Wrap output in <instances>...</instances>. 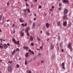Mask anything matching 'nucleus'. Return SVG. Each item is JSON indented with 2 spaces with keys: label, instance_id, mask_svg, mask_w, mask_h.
Wrapping results in <instances>:
<instances>
[{
  "label": "nucleus",
  "instance_id": "f257e3e1",
  "mask_svg": "<svg viewBox=\"0 0 73 73\" xmlns=\"http://www.w3.org/2000/svg\"><path fill=\"white\" fill-rule=\"evenodd\" d=\"M71 45L72 44H71L70 42L68 44V48H69V49H70L71 52H72V47L71 46Z\"/></svg>",
  "mask_w": 73,
  "mask_h": 73
},
{
  "label": "nucleus",
  "instance_id": "f03ea898",
  "mask_svg": "<svg viewBox=\"0 0 73 73\" xmlns=\"http://www.w3.org/2000/svg\"><path fill=\"white\" fill-rule=\"evenodd\" d=\"M60 67H61L63 69L65 70V63L64 62L62 63L60 65Z\"/></svg>",
  "mask_w": 73,
  "mask_h": 73
},
{
  "label": "nucleus",
  "instance_id": "7ed1b4c3",
  "mask_svg": "<svg viewBox=\"0 0 73 73\" xmlns=\"http://www.w3.org/2000/svg\"><path fill=\"white\" fill-rule=\"evenodd\" d=\"M68 9H64V14L65 15H66V14L68 13Z\"/></svg>",
  "mask_w": 73,
  "mask_h": 73
},
{
  "label": "nucleus",
  "instance_id": "20e7f679",
  "mask_svg": "<svg viewBox=\"0 0 73 73\" xmlns=\"http://www.w3.org/2000/svg\"><path fill=\"white\" fill-rule=\"evenodd\" d=\"M7 70L8 71H9V72H11L12 71V67H11V66H9Z\"/></svg>",
  "mask_w": 73,
  "mask_h": 73
},
{
  "label": "nucleus",
  "instance_id": "39448f33",
  "mask_svg": "<svg viewBox=\"0 0 73 73\" xmlns=\"http://www.w3.org/2000/svg\"><path fill=\"white\" fill-rule=\"evenodd\" d=\"M20 34L21 36L22 37H24V32L21 31Z\"/></svg>",
  "mask_w": 73,
  "mask_h": 73
},
{
  "label": "nucleus",
  "instance_id": "423d86ee",
  "mask_svg": "<svg viewBox=\"0 0 73 73\" xmlns=\"http://www.w3.org/2000/svg\"><path fill=\"white\" fill-rule=\"evenodd\" d=\"M63 25L64 27H66L67 25V22L66 21L64 22Z\"/></svg>",
  "mask_w": 73,
  "mask_h": 73
},
{
  "label": "nucleus",
  "instance_id": "0eeeda50",
  "mask_svg": "<svg viewBox=\"0 0 73 73\" xmlns=\"http://www.w3.org/2000/svg\"><path fill=\"white\" fill-rule=\"evenodd\" d=\"M63 2L64 3H67V4H69V1L68 0H63Z\"/></svg>",
  "mask_w": 73,
  "mask_h": 73
},
{
  "label": "nucleus",
  "instance_id": "6e6552de",
  "mask_svg": "<svg viewBox=\"0 0 73 73\" xmlns=\"http://www.w3.org/2000/svg\"><path fill=\"white\" fill-rule=\"evenodd\" d=\"M3 48L5 49H7V48H8V46H7V45L6 44H4L3 45Z\"/></svg>",
  "mask_w": 73,
  "mask_h": 73
},
{
  "label": "nucleus",
  "instance_id": "1a4fd4ad",
  "mask_svg": "<svg viewBox=\"0 0 73 73\" xmlns=\"http://www.w3.org/2000/svg\"><path fill=\"white\" fill-rule=\"evenodd\" d=\"M63 20H64V19H65L66 20H68V17L66 15L64 16L63 17Z\"/></svg>",
  "mask_w": 73,
  "mask_h": 73
},
{
  "label": "nucleus",
  "instance_id": "9d476101",
  "mask_svg": "<svg viewBox=\"0 0 73 73\" xmlns=\"http://www.w3.org/2000/svg\"><path fill=\"white\" fill-rule=\"evenodd\" d=\"M46 27L47 29H48L49 27L50 26V25L48 23H46Z\"/></svg>",
  "mask_w": 73,
  "mask_h": 73
},
{
  "label": "nucleus",
  "instance_id": "9b49d317",
  "mask_svg": "<svg viewBox=\"0 0 73 73\" xmlns=\"http://www.w3.org/2000/svg\"><path fill=\"white\" fill-rule=\"evenodd\" d=\"M29 27H28L26 29V30H25V32H26V33H28V31H29Z\"/></svg>",
  "mask_w": 73,
  "mask_h": 73
},
{
  "label": "nucleus",
  "instance_id": "f8f14e48",
  "mask_svg": "<svg viewBox=\"0 0 73 73\" xmlns=\"http://www.w3.org/2000/svg\"><path fill=\"white\" fill-rule=\"evenodd\" d=\"M23 49H26V50H27L28 49H29V47H28V46H24L23 47Z\"/></svg>",
  "mask_w": 73,
  "mask_h": 73
},
{
  "label": "nucleus",
  "instance_id": "ddd939ff",
  "mask_svg": "<svg viewBox=\"0 0 73 73\" xmlns=\"http://www.w3.org/2000/svg\"><path fill=\"white\" fill-rule=\"evenodd\" d=\"M14 43L15 44H17L18 45H20V43H19V40H18L17 42L16 41L14 42Z\"/></svg>",
  "mask_w": 73,
  "mask_h": 73
},
{
  "label": "nucleus",
  "instance_id": "4468645a",
  "mask_svg": "<svg viewBox=\"0 0 73 73\" xmlns=\"http://www.w3.org/2000/svg\"><path fill=\"white\" fill-rule=\"evenodd\" d=\"M16 50L15 49L11 53L12 55H13L14 54L16 53Z\"/></svg>",
  "mask_w": 73,
  "mask_h": 73
},
{
  "label": "nucleus",
  "instance_id": "2eb2a0df",
  "mask_svg": "<svg viewBox=\"0 0 73 73\" xmlns=\"http://www.w3.org/2000/svg\"><path fill=\"white\" fill-rule=\"evenodd\" d=\"M51 47L50 48V49L52 50V49H53V48L54 47V46H53V45H52V43H51Z\"/></svg>",
  "mask_w": 73,
  "mask_h": 73
},
{
  "label": "nucleus",
  "instance_id": "dca6fc26",
  "mask_svg": "<svg viewBox=\"0 0 73 73\" xmlns=\"http://www.w3.org/2000/svg\"><path fill=\"white\" fill-rule=\"evenodd\" d=\"M35 25H36V23L33 22V27H32L33 29H34V28L35 27Z\"/></svg>",
  "mask_w": 73,
  "mask_h": 73
},
{
  "label": "nucleus",
  "instance_id": "f3484780",
  "mask_svg": "<svg viewBox=\"0 0 73 73\" xmlns=\"http://www.w3.org/2000/svg\"><path fill=\"white\" fill-rule=\"evenodd\" d=\"M29 52L31 53H32V54H34V52H33V51H31V50H29Z\"/></svg>",
  "mask_w": 73,
  "mask_h": 73
},
{
  "label": "nucleus",
  "instance_id": "a211bd4d",
  "mask_svg": "<svg viewBox=\"0 0 73 73\" xmlns=\"http://www.w3.org/2000/svg\"><path fill=\"white\" fill-rule=\"evenodd\" d=\"M0 48L1 49L3 48V45L2 44H0Z\"/></svg>",
  "mask_w": 73,
  "mask_h": 73
},
{
  "label": "nucleus",
  "instance_id": "6ab92c4d",
  "mask_svg": "<svg viewBox=\"0 0 73 73\" xmlns=\"http://www.w3.org/2000/svg\"><path fill=\"white\" fill-rule=\"evenodd\" d=\"M30 40H31V41H33V38L32 37V36H31Z\"/></svg>",
  "mask_w": 73,
  "mask_h": 73
},
{
  "label": "nucleus",
  "instance_id": "aec40b11",
  "mask_svg": "<svg viewBox=\"0 0 73 73\" xmlns=\"http://www.w3.org/2000/svg\"><path fill=\"white\" fill-rule=\"evenodd\" d=\"M71 25V23H70L67 25L68 28H69Z\"/></svg>",
  "mask_w": 73,
  "mask_h": 73
},
{
  "label": "nucleus",
  "instance_id": "412c9836",
  "mask_svg": "<svg viewBox=\"0 0 73 73\" xmlns=\"http://www.w3.org/2000/svg\"><path fill=\"white\" fill-rule=\"evenodd\" d=\"M57 23V24H58V25L59 27H60V22L58 21Z\"/></svg>",
  "mask_w": 73,
  "mask_h": 73
},
{
  "label": "nucleus",
  "instance_id": "4be33fe9",
  "mask_svg": "<svg viewBox=\"0 0 73 73\" xmlns=\"http://www.w3.org/2000/svg\"><path fill=\"white\" fill-rule=\"evenodd\" d=\"M19 21H21V23L23 22H24V21L22 20V19H21V18H20L19 19Z\"/></svg>",
  "mask_w": 73,
  "mask_h": 73
},
{
  "label": "nucleus",
  "instance_id": "5701e85b",
  "mask_svg": "<svg viewBox=\"0 0 73 73\" xmlns=\"http://www.w3.org/2000/svg\"><path fill=\"white\" fill-rule=\"evenodd\" d=\"M28 54H29V53L27 52L26 53V57H27L28 56Z\"/></svg>",
  "mask_w": 73,
  "mask_h": 73
},
{
  "label": "nucleus",
  "instance_id": "b1692460",
  "mask_svg": "<svg viewBox=\"0 0 73 73\" xmlns=\"http://www.w3.org/2000/svg\"><path fill=\"white\" fill-rule=\"evenodd\" d=\"M27 72L28 73H32V72H31V70H29V71L27 70Z\"/></svg>",
  "mask_w": 73,
  "mask_h": 73
},
{
  "label": "nucleus",
  "instance_id": "393cba45",
  "mask_svg": "<svg viewBox=\"0 0 73 73\" xmlns=\"http://www.w3.org/2000/svg\"><path fill=\"white\" fill-rule=\"evenodd\" d=\"M3 21L2 22V24H3V25H4V17L3 18Z\"/></svg>",
  "mask_w": 73,
  "mask_h": 73
},
{
  "label": "nucleus",
  "instance_id": "a878e982",
  "mask_svg": "<svg viewBox=\"0 0 73 73\" xmlns=\"http://www.w3.org/2000/svg\"><path fill=\"white\" fill-rule=\"evenodd\" d=\"M46 34L48 36H49V35H50L49 33L48 32H46Z\"/></svg>",
  "mask_w": 73,
  "mask_h": 73
},
{
  "label": "nucleus",
  "instance_id": "bb28decb",
  "mask_svg": "<svg viewBox=\"0 0 73 73\" xmlns=\"http://www.w3.org/2000/svg\"><path fill=\"white\" fill-rule=\"evenodd\" d=\"M12 41H13L14 42L16 41L15 39H14V38H13V39H12Z\"/></svg>",
  "mask_w": 73,
  "mask_h": 73
},
{
  "label": "nucleus",
  "instance_id": "cd10ccee",
  "mask_svg": "<svg viewBox=\"0 0 73 73\" xmlns=\"http://www.w3.org/2000/svg\"><path fill=\"white\" fill-rule=\"evenodd\" d=\"M13 61L12 60H11V61H9V64H12V63Z\"/></svg>",
  "mask_w": 73,
  "mask_h": 73
},
{
  "label": "nucleus",
  "instance_id": "c85d7f7f",
  "mask_svg": "<svg viewBox=\"0 0 73 73\" xmlns=\"http://www.w3.org/2000/svg\"><path fill=\"white\" fill-rule=\"evenodd\" d=\"M20 50L19 49V48H17L16 49V52H17V51H19V50Z\"/></svg>",
  "mask_w": 73,
  "mask_h": 73
},
{
  "label": "nucleus",
  "instance_id": "c756f323",
  "mask_svg": "<svg viewBox=\"0 0 73 73\" xmlns=\"http://www.w3.org/2000/svg\"><path fill=\"white\" fill-rule=\"evenodd\" d=\"M27 11H28V13H30V10H29V9H27Z\"/></svg>",
  "mask_w": 73,
  "mask_h": 73
},
{
  "label": "nucleus",
  "instance_id": "7c9ffc66",
  "mask_svg": "<svg viewBox=\"0 0 73 73\" xmlns=\"http://www.w3.org/2000/svg\"><path fill=\"white\" fill-rule=\"evenodd\" d=\"M36 58L37 57H36V56H35L33 58V60H35V59H36Z\"/></svg>",
  "mask_w": 73,
  "mask_h": 73
},
{
  "label": "nucleus",
  "instance_id": "2f4dec72",
  "mask_svg": "<svg viewBox=\"0 0 73 73\" xmlns=\"http://www.w3.org/2000/svg\"><path fill=\"white\" fill-rule=\"evenodd\" d=\"M27 60H26L25 62V65H27Z\"/></svg>",
  "mask_w": 73,
  "mask_h": 73
},
{
  "label": "nucleus",
  "instance_id": "473e14b6",
  "mask_svg": "<svg viewBox=\"0 0 73 73\" xmlns=\"http://www.w3.org/2000/svg\"><path fill=\"white\" fill-rule=\"evenodd\" d=\"M37 38L38 41H40V38L37 37Z\"/></svg>",
  "mask_w": 73,
  "mask_h": 73
},
{
  "label": "nucleus",
  "instance_id": "72a5a7b5",
  "mask_svg": "<svg viewBox=\"0 0 73 73\" xmlns=\"http://www.w3.org/2000/svg\"><path fill=\"white\" fill-rule=\"evenodd\" d=\"M27 35H28V36H29V33H27Z\"/></svg>",
  "mask_w": 73,
  "mask_h": 73
},
{
  "label": "nucleus",
  "instance_id": "f704fd0d",
  "mask_svg": "<svg viewBox=\"0 0 73 73\" xmlns=\"http://www.w3.org/2000/svg\"><path fill=\"white\" fill-rule=\"evenodd\" d=\"M58 5H59V6L60 7V6H61V5H62V4L61 3H59Z\"/></svg>",
  "mask_w": 73,
  "mask_h": 73
},
{
  "label": "nucleus",
  "instance_id": "c9c22d12",
  "mask_svg": "<svg viewBox=\"0 0 73 73\" xmlns=\"http://www.w3.org/2000/svg\"><path fill=\"white\" fill-rule=\"evenodd\" d=\"M58 40H60V36H58Z\"/></svg>",
  "mask_w": 73,
  "mask_h": 73
},
{
  "label": "nucleus",
  "instance_id": "e433bc0d",
  "mask_svg": "<svg viewBox=\"0 0 73 73\" xmlns=\"http://www.w3.org/2000/svg\"><path fill=\"white\" fill-rule=\"evenodd\" d=\"M33 4H32L31 5V8H33Z\"/></svg>",
  "mask_w": 73,
  "mask_h": 73
},
{
  "label": "nucleus",
  "instance_id": "4c0bfd02",
  "mask_svg": "<svg viewBox=\"0 0 73 73\" xmlns=\"http://www.w3.org/2000/svg\"><path fill=\"white\" fill-rule=\"evenodd\" d=\"M26 5L27 7H29V5L28 4V3H26Z\"/></svg>",
  "mask_w": 73,
  "mask_h": 73
},
{
  "label": "nucleus",
  "instance_id": "58836bf2",
  "mask_svg": "<svg viewBox=\"0 0 73 73\" xmlns=\"http://www.w3.org/2000/svg\"><path fill=\"white\" fill-rule=\"evenodd\" d=\"M43 47V46H41L40 47V48L41 49Z\"/></svg>",
  "mask_w": 73,
  "mask_h": 73
},
{
  "label": "nucleus",
  "instance_id": "ea45409f",
  "mask_svg": "<svg viewBox=\"0 0 73 73\" xmlns=\"http://www.w3.org/2000/svg\"><path fill=\"white\" fill-rule=\"evenodd\" d=\"M31 45H32V46H33V45H34V44L33 43H31Z\"/></svg>",
  "mask_w": 73,
  "mask_h": 73
},
{
  "label": "nucleus",
  "instance_id": "a19ab883",
  "mask_svg": "<svg viewBox=\"0 0 73 73\" xmlns=\"http://www.w3.org/2000/svg\"><path fill=\"white\" fill-rule=\"evenodd\" d=\"M21 25H22V26H23V27H25V25H24V24H23V23H22L21 24Z\"/></svg>",
  "mask_w": 73,
  "mask_h": 73
},
{
  "label": "nucleus",
  "instance_id": "79ce46f5",
  "mask_svg": "<svg viewBox=\"0 0 73 73\" xmlns=\"http://www.w3.org/2000/svg\"><path fill=\"white\" fill-rule=\"evenodd\" d=\"M17 68H19V64H17Z\"/></svg>",
  "mask_w": 73,
  "mask_h": 73
},
{
  "label": "nucleus",
  "instance_id": "37998d69",
  "mask_svg": "<svg viewBox=\"0 0 73 73\" xmlns=\"http://www.w3.org/2000/svg\"><path fill=\"white\" fill-rule=\"evenodd\" d=\"M29 23L30 24H32V21H31V20H30Z\"/></svg>",
  "mask_w": 73,
  "mask_h": 73
},
{
  "label": "nucleus",
  "instance_id": "c03bdc74",
  "mask_svg": "<svg viewBox=\"0 0 73 73\" xmlns=\"http://www.w3.org/2000/svg\"><path fill=\"white\" fill-rule=\"evenodd\" d=\"M7 5H9V3L7 2Z\"/></svg>",
  "mask_w": 73,
  "mask_h": 73
},
{
  "label": "nucleus",
  "instance_id": "a18cd8bd",
  "mask_svg": "<svg viewBox=\"0 0 73 73\" xmlns=\"http://www.w3.org/2000/svg\"><path fill=\"white\" fill-rule=\"evenodd\" d=\"M38 56H41V53H39L38 54Z\"/></svg>",
  "mask_w": 73,
  "mask_h": 73
},
{
  "label": "nucleus",
  "instance_id": "49530a36",
  "mask_svg": "<svg viewBox=\"0 0 73 73\" xmlns=\"http://www.w3.org/2000/svg\"><path fill=\"white\" fill-rule=\"evenodd\" d=\"M23 11H24V12H26L27 10L25 9H23Z\"/></svg>",
  "mask_w": 73,
  "mask_h": 73
},
{
  "label": "nucleus",
  "instance_id": "de8ad7c7",
  "mask_svg": "<svg viewBox=\"0 0 73 73\" xmlns=\"http://www.w3.org/2000/svg\"><path fill=\"white\" fill-rule=\"evenodd\" d=\"M61 52L63 53V52H64V49H62L61 50Z\"/></svg>",
  "mask_w": 73,
  "mask_h": 73
},
{
  "label": "nucleus",
  "instance_id": "09e8293b",
  "mask_svg": "<svg viewBox=\"0 0 73 73\" xmlns=\"http://www.w3.org/2000/svg\"><path fill=\"white\" fill-rule=\"evenodd\" d=\"M2 18V17L1 15H0V20H1Z\"/></svg>",
  "mask_w": 73,
  "mask_h": 73
},
{
  "label": "nucleus",
  "instance_id": "8fccbe9b",
  "mask_svg": "<svg viewBox=\"0 0 73 73\" xmlns=\"http://www.w3.org/2000/svg\"><path fill=\"white\" fill-rule=\"evenodd\" d=\"M24 29H22V31H22V32H24Z\"/></svg>",
  "mask_w": 73,
  "mask_h": 73
},
{
  "label": "nucleus",
  "instance_id": "3c124183",
  "mask_svg": "<svg viewBox=\"0 0 73 73\" xmlns=\"http://www.w3.org/2000/svg\"><path fill=\"white\" fill-rule=\"evenodd\" d=\"M7 45H8V46H10V44H9L7 43Z\"/></svg>",
  "mask_w": 73,
  "mask_h": 73
},
{
  "label": "nucleus",
  "instance_id": "603ef678",
  "mask_svg": "<svg viewBox=\"0 0 73 73\" xmlns=\"http://www.w3.org/2000/svg\"><path fill=\"white\" fill-rule=\"evenodd\" d=\"M42 6H40L39 7V8L40 9L41 8Z\"/></svg>",
  "mask_w": 73,
  "mask_h": 73
},
{
  "label": "nucleus",
  "instance_id": "864d4df0",
  "mask_svg": "<svg viewBox=\"0 0 73 73\" xmlns=\"http://www.w3.org/2000/svg\"><path fill=\"white\" fill-rule=\"evenodd\" d=\"M36 20V18H34V21H35Z\"/></svg>",
  "mask_w": 73,
  "mask_h": 73
},
{
  "label": "nucleus",
  "instance_id": "5fc2aeb1",
  "mask_svg": "<svg viewBox=\"0 0 73 73\" xmlns=\"http://www.w3.org/2000/svg\"><path fill=\"white\" fill-rule=\"evenodd\" d=\"M58 10H61V8H58Z\"/></svg>",
  "mask_w": 73,
  "mask_h": 73
},
{
  "label": "nucleus",
  "instance_id": "6e6d98bb",
  "mask_svg": "<svg viewBox=\"0 0 73 73\" xmlns=\"http://www.w3.org/2000/svg\"><path fill=\"white\" fill-rule=\"evenodd\" d=\"M52 9H54V6H52Z\"/></svg>",
  "mask_w": 73,
  "mask_h": 73
},
{
  "label": "nucleus",
  "instance_id": "4d7b16f0",
  "mask_svg": "<svg viewBox=\"0 0 73 73\" xmlns=\"http://www.w3.org/2000/svg\"><path fill=\"white\" fill-rule=\"evenodd\" d=\"M27 23H25V27H26L27 26Z\"/></svg>",
  "mask_w": 73,
  "mask_h": 73
},
{
  "label": "nucleus",
  "instance_id": "13d9d810",
  "mask_svg": "<svg viewBox=\"0 0 73 73\" xmlns=\"http://www.w3.org/2000/svg\"><path fill=\"white\" fill-rule=\"evenodd\" d=\"M21 58L20 57L19 58V60H21Z\"/></svg>",
  "mask_w": 73,
  "mask_h": 73
},
{
  "label": "nucleus",
  "instance_id": "bf43d9fd",
  "mask_svg": "<svg viewBox=\"0 0 73 73\" xmlns=\"http://www.w3.org/2000/svg\"><path fill=\"white\" fill-rule=\"evenodd\" d=\"M44 62V61H41V63H43Z\"/></svg>",
  "mask_w": 73,
  "mask_h": 73
},
{
  "label": "nucleus",
  "instance_id": "052dcab7",
  "mask_svg": "<svg viewBox=\"0 0 73 73\" xmlns=\"http://www.w3.org/2000/svg\"><path fill=\"white\" fill-rule=\"evenodd\" d=\"M2 32V31L1 29H0V32Z\"/></svg>",
  "mask_w": 73,
  "mask_h": 73
},
{
  "label": "nucleus",
  "instance_id": "680f3d73",
  "mask_svg": "<svg viewBox=\"0 0 73 73\" xmlns=\"http://www.w3.org/2000/svg\"><path fill=\"white\" fill-rule=\"evenodd\" d=\"M50 11H53V9H50Z\"/></svg>",
  "mask_w": 73,
  "mask_h": 73
},
{
  "label": "nucleus",
  "instance_id": "e2e57ef3",
  "mask_svg": "<svg viewBox=\"0 0 73 73\" xmlns=\"http://www.w3.org/2000/svg\"><path fill=\"white\" fill-rule=\"evenodd\" d=\"M32 61V60H30L29 61V62H31Z\"/></svg>",
  "mask_w": 73,
  "mask_h": 73
},
{
  "label": "nucleus",
  "instance_id": "0e129e2a",
  "mask_svg": "<svg viewBox=\"0 0 73 73\" xmlns=\"http://www.w3.org/2000/svg\"><path fill=\"white\" fill-rule=\"evenodd\" d=\"M34 16H35V17H36V14H34Z\"/></svg>",
  "mask_w": 73,
  "mask_h": 73
},
{
  "label": "nucleus",
  "instance_id": "69168bd1",
  "mask_svg": "<svg viewBox=\"0 0 73 73\" xmlns=\"http://www.w3.org/2000/svg\"><path fill=\"white\" fill-rule=\"evenodd\" d=\"M35 2H37V0H35Z\"/></svg>",
  "mask_w": 73,
  "mask_h": 73
},
{
  "label": "nucleus",
  "instance_id": "338daca9",
  "mask_svg": "<svg viewBox=\"0 0 73 73\" xmlns=\"http://www.w3.org/2000/svg\"><path fill=\"white\" fill-rule=\"evenodd\" d=\"M40 33H42V30L40 31Z\"/></svg>",
  "mask_w": 73,
  "mask_h": 73
},
{
  "label": "nucleus",
  "instance_id": "774afa93",
  "mask_svg": "<svg viewBox=\"0 0 73 73\" xmlns=\"http://www.w3.org/2000/svg\"><path fill=\"white\" fill-rule=\"evenodd\" d=\"M3 61V60H0V62H2Z\"/></svg>",
  "mask_w": 73,
  "mask_h": 73
}]
</instances>
